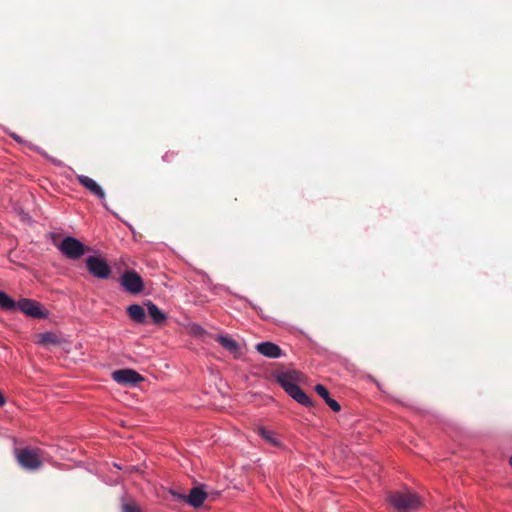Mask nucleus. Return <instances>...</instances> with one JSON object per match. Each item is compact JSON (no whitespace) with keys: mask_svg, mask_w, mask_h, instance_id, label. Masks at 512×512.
Segmentation results:
<instances>
[{"mask_svg":"<svg viewBox=\"0 0 512 512\" xmlns=\"http://www.w3.org/2000/svg\"><path fill=\"white\" fill-rule=\"evenodd\" d=\"M388 501L398 512H411L421 505L418 495L410 490L393 492L389 495Z\"/></svg>","mask_w":512,"mask_h":512,"instance_id":"obj_1","label":"nucleus"},{"mask_svg":"<svg viewBox=\"0 0 512 512\" xmlns=\"http://www.w3.org/2000/svg\"><path fill=\"white\" fill-rule=\"evenodd\" d=\"M14 456L17 463L25 470L35 471L42 467V450L29 447L15 448Z\"/></svg>","mask_w":512,"mask_h":512,"instance_id":"obj_2","label":"nucleus"},{"mask_svg":"<svg viewBox=\"0 0 512 512\" xmlns=\"http://www.w3.org/2000/svg\"><path fill=\"white\" fill-rule=\"evenodd\" d=\"M58 248L67 258L73 260L79 259L88 250L82 242L71 236L65 237Z\"/></svg>","mask_w":512,"mask_h":512,"instance_id":"obj_3","label":"nucleus"},{"mask_svg":"<svg viewBox=\"0 0 512 512\" xmlns=\"http://www.w3.org/2000/svg\"><path fill=\"white\" fill-rule=\"evenodd\" d=\"M88 271L96 278L108 279L111 275V268L108 263L99 256H90L86 259Z\"/></svg>","mask_w":512,"mask_h":512,"instance_id":"obj_4","label":"nucleus"},{"mask_svg":"<svg viewBox=\"0 0 512 512\" xmlns=\"http://www.w3.org/2000/svg\"><path fill=\"white\" fill-rule=\"evenodd\" d=\"M120 284L131 294H139L144 289L141 276L134 270L125 271L120 278Z\"/></svg>","mask_w":512,"mask_h":512,"instance_id":"obj_5","label":"nucleus"},{"mask_svg":"<svg viewBox=\"0 0 512 512\" xmlns=\"http://www.w3.org/2000/svg\"><path fill=\"white\" fill-rule=\"evenodd\" d=\"M16 304V310L29 317L45 319L48 316V313L42 310L41 304L35 300L24 298L16 302Z\"/></svg>","mask_w":512,"mask_h":512,"instance_id":"obj_6","label":"nucleus"},{"mask_svg":"<svg viewBox=\"0 0 512 512\" xmlns=\"http://www.w3.org/2000/svg\"><path fill=\"white\" fill-rule=\"evenodd\" d=\"M276 382L286 391L289 386L297 385L301 380V373L297 370H279L274 373Z\"/></svg>","mask_w":512,"mask_h":512,"instance_id":"obj_7","label":"nucleus"},{"mask_svg":"<svg viewBox=\"0 0 512 512\" xmlns=\"http://www.w3.org/2000/svg\"><path fill=\"white\" fill-rule=\"evenodd\" d=\"M112 378L119 384L134 385L144 380L138 372L132 369H120L112 373Z\"/></svg>","mask_w":512,"mask_h":512,"instance_id":"obj_8","label":"nucleus"},{"mask_svg":"<svg viewBox=\"0 0 512 512\" xmlns=\"http://www.w3.org/2000/svg\"><path fill=\"white\" fill-rule=\"evenodd\" d=\"M256 350L268 358H280L283 355L282 349L275 343L266 341L256 345Z\"/></svg>","mask_w":512,"mask_h":512,"instance_id":"obj_9","label":"nucleus"},{"mask_svg":"<svg viewBox=\"0 0 512 512\" xmlns=\"http://www.w3.org/2000/svg\"><path fill=\"white\" fill-rule=\"evenodd\" d=\"M78 182L84 186L87 190H89L93 195L97 196L100 199L105 198V193L101 186L94 181L92 178L85 176V175H79L77 177Z\"/></svg>","mask_w":512,"mask_h":512,"instance_id":"obj_10","label":"nucleus"},{"mask_svg":"<svg viewBox=\"0 0 512 512\" xmlns=\"http://www.w3.org/2000/svg\"><path fill=\"white\" fill-rule=\"evenodd\" d=\"M285 392H287L289 396L304 406L309 407L313 405L311 398L298 385L289 386V389H287Z\"/></svg>","mask_w":512,"mask_h":512,"instance_id":"obj_11","label":"nucleus"},{"mask_svg":"<svg viewBox=\"0 0 512 512\" xmlns=\"http://www.w3.org/2000/svg\"><path fill=\"white\" fill-rule=\"evenodd\" d=\"M207 498V493L203 491L199 487H194L191 489L189 495L185 498L186 502L189 503L194 508H199L203 505L205 499Z\"/></svg>","mask_w":512,"mask_h":512,"instance_id":"obj_12","label":"nucleus"},{"mask_svg":"<svg viewBox=\"0 0 512 512\" xmlns=\"http://www.w3.org/2000/svg\"><path fill=\"white\" fill-rule=\"evenodd\" d=\"M315 391L320 397L324 399L325 403L331 408V410L334 412H339L341 410L340 404L330 397V394L324 385L317 384L315 386Z\"/></svg>","mask_w":512,"mask_h":512,"instance_id":"obj_13","label":"nucleus"},{"mask_svg":"<svg viewBox=\"0 0 512 512\" xmlns=\"http://www.w3.org/2000/svg\"><path fill=\"white\" fill-rule=\"evenodd\" d=\"M129 318L137 324L145 322L146 314L144 308L139 304H131L127 307Z\"/></svg>","mask_w":512,"mask_h":512,"instance_id":"obj_14","label":"nucleus"},{"mask_svg":"<svg viewBox=\"0 0 512 512\" xmlns=\"http://www.w3.org/2000/svg\"><path fill=\"white\" fill-rule=\"evenodd\" d=\"M145 305L147 306L149 316L152 318L155 324L160 325L166 321V314L162 312L156 304L151 301H147Z\"/></svg>","mask_w":512,"mask_h":512,"instance_id":"obj_15","label":"nucleus"},{"mask_svg":"<svg viewBox=\"0 0 512 512\" xmlns=\"http://www.w3.org/2000/svg\"><path fill=\"white\" fill-rule=\"evenodd\" d=\"M217 341L223 348L228 350L230 353H239V344L231 337L221 335L217 338Z\"/></svg>","mask_w":512,"mask_h":512,"instance_id":"obj_16","label":"nucleus"},{"mask_svg":"<svg viewBox=\"0 0 512 512\" xmlns=\"http://www.w3.org/2000/svg\"><path fill=\"white\" fill-rule=\"evenodd\" d=\"M16 301L9 297L5 292L0 291V309L5 311H16Z\"/></svg>","mask_w":512,"mask_h":512,"instance_id":"obj_17","label":"nucleus"},{"mask_svg":"<svg viewBox=\"0 0 512 512\" xmlns=\"http://www.w3.org/2000/svg\"><path fill=\"white\" fill-rule=\"evenodd\" d=\"M257 431L258 434L272 446L280 445V441L277 439L274 432L267 430L265 427H259Z\"/></svg>","mask_w":512,"mask_h":512,"instance_id":"obj_18","label":"nucleus"},{"mask_svg":"<svg viewBox=\"0 0 512 512\" xmlns=\"http://www.w3.org/2000/svg\"><path fill=\"white\" fill-rule=\"evenodd\" d=\"M39 343L43 345H57L59 344V339L56 334L52 332H45L40 334Z\"/></svg>","mask_w":512,"mask_h":512,"instance_id":"obj_19","label":"nucleus"},{"mask_svg":"<svg viewBox=\"0 0 512 512\" xmlns=\"http://www.w3.org/2000/svg\"><path fill=\"white\" fill-rule=\"evenodd\" d=\"M123 512H141L135 503H126L122 506Z\"/></svg>","mask_w":512,"mask_h":512,"instance_id":"obj_20","label":"nucleus"},{"mask_svg":"<svg viewBox=\"0 0 512 512\" xmlns=\"http://www.w3.org/2000/svg\"><path fill=\"white\" fill-rule=\"evenodd\" d=\"M173 155H174V153H173V152L168 151V152H166V153L163 155L162 159H163V161H165V162H171V161H172V158H173Z\"/></svg>","mask_w":512,"mask_h":512,"instance_id":"obj_21","label":"nucleus"},{"mask_svg":"<svg viewBox=\"0 0 512 512\" xmlns=\"http://www.w3.org/2000/svg\"><path fill=\"white\" fill-rule=\"evenodd\" d=\"M173 495H174V496H177L178 498H184V496H182V495H180V494H176V493H174V492H173Z\"/></svg>","mask_w":512,"mask_h":512,"instance_id":"obj_22","label":"nucleus"},{"mask_svg":"<svg viewBox=\"0 0 512 512\" xmlns=\"http://www.w3.org/2000/svg\"><path fill=\"white\" fill-rule=\"evenodd\" d=\"M510 465L512 466V458L510 459Z\"/></svg>","mask_w":512,"mask_h":512,"instance_id":"obj_23","label":"nucleus"}]
</instances>
